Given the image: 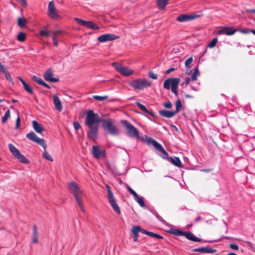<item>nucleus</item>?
I'll return each instance as SVG.
<instances>
[{
    "label": "nucleus",
    "mask_w": 255,
    "mask_h": 255,
    "mask_svg": "<svg viewBox=\"0 0 255 255\" xmlns=\"http://www.w3.org/2000/svg\"><path fill=\"white\" fill-rule=\"evenodd\" d=\"M138 235H133V241L136 242L138 240Z\"/></svg>",
    "instance_id": "obj_62"
},
{
    "label": "nucleus",
    "mask_w": 255,
    "mask_h": 255,
    "mask_svg": "<svg viewBox=\"0 0 255 255\" xmlns=\"http://www.w3.org/2000/svg\"><path fill=\"white\" fill-rule=\"evenodd\" d=\"M169 0H157L158 8L161 10H163L168 3Z\"/></svg>",
    "instance_id": "obj_30"
},
{
    "label": "nucleus",
    "mask_w": 255,
    "mask_h": 255,
    "mask_svg": "<svg viewBox=\"0 0 255 255\" xmlns=\"http://www.w3.org/2000/svg\"><path fill=\"white\" fill-rule=\"evenodd\" d=\"M148 236H149L150 237H153V238L159 239H163V237L162 236H161L160 235L156 234H155V233H152V232H149L148 233Z\"/></svg>",
    "instance_id": "obj_44"
},
{
    "label": "nucleus",
    "mask_w": 255,
    "mask_h": 255,
    "mask_svg": "<svg viewBox=\"0 0 255 255\" xmlns=\"http://www.w3.org/2000/svg\"><path fill=\"white\" fill-rule=\"evenodd\" d=\"M136 105L143 112H144L146 114H149L150 115H151L152 116H153V117L154 116V114L152 112H151L149 110H148L144 105H142L140 103L136 102Z\"/></svg>",
    "instance_id": "obj_28"
},
{
    "label": "nucleus",
    "mask_w": 255,
    "mask_h": 255,
    "mask_svg": "<svg viewBox=\"0 0 255 255\" xmlns=\"http://www.w3.org/2000/svg\"><path fill=\"white\" fill-rule=\"evenodd\" d=\"M17 117L16 121V126H15V129L19 128L20 127V118L19 116V113L18 112H17Z\"/></svg>",
    "instance_id": "obj_47"
},
{
    "label": "nucleus",
    "mask_w": 255,
    "mask_h": 255,
    "mask_svg": "<svg viewBox=\"0 0 255 255\" xmlns=\"http://www.w3.org/2000/svg\"><path fill=\"white\" fill-rule=\"evenodd\" d=\"M52 39L53 40V44L54 45V46H57L58 44V40L56 39H54V38Z\"/></svg>",
    "instance_id": "obj_61"
},
{
    "label": "nucleus",
    "mask_w": 255,
    "mask_h": 255,
    "mask_svg": "<svg viewBox=\"0 0 255 255\" xmlns=\"http://www.w3.org/2000/svg\"><path fill=\"white\" fill-rule=\"evenodd\" d=\"M88 128H89V131L88 132V137L93 140H95L98 135V126H89Z\"/></svg>",
    "instance_id": "obj_15"
},
{
    "label": "nucleus",
    "mask_w": 255,
    "mask_h": 255,
    "mask_svg": "<svg viewBox=\"0 0 255 255\" xmlns=\"http://www.w3.org/2000/svg\"><path fill=\"white\" fill-rule=\"evenodd\" d=\"M237 31V29H233L232 27H224L218 30L217 33L219 35L227 34L228 35H232Z\"/></svg>",
    "instance_id": "obj_16"
},
{
    "label": "nucleus",
    "mask_w": 255,
    "mask_h": 255,
    "mask_svg": "<svg viewBox=\"0 0 255 255\" xmlns=\"http://www.w3.org/2000/svg\"><path fill=\"white\" fill-rule=\"evenodd\" d=\"M23 87L25 91H26L29 94H33V91L30 85H29L27 83H23Z\"/></svg>",
    "instance_id": "obj_34"
},
{
    "label": "nucleus",
    "mask_w": 255,
    "mask_h": 255,
    "mask_svg": "<svg viewBox=\"0 0 255 255\" xmlns=\"http://www.w3.org/2000/svg\"><path fill=\"white\" fill-rule=\"evenodd\" d=\"M26 35L23 32H20L17 35V40L19 41L23 42L25 40Z\"/></svg>",
    "instance_id": "obj_37"
},
{
    "label": "nucleus",
    "mask_w": 255,
    "mask_h": 255,
    "mask_svg": "<svg viewBox=\"0 0 255 255\" xmlns=\"http://www.w3.org/2000/svg\"><path fill=\"white\" fill-rule=\"evenodd\" d=\"M154 214V215L156 216V217L157 218V219L159 221H160L161 222H162V223L163 224H165V221L163 219V218L160 216L157 213H153Z\"/></svg>",
    "instance_id": "obj_52"
},
{
    "label": "nucleus",
    "mask_w": 255,
    "mask_h": 255,
    "mask_svg": "<svg viewBox=\"0 0 255 255\" xmlns=\"http://www.w3.org/2000/svg\"><path fill=\"white\" fill-rule=\"evenodd\" d=\"M7 70L4 68V66L1 64L0 62V73H3V74L5 73Z\"/></svg>",
    "instance_id": "obj_55"
},
{
    "label": "nucleus",
    "mask_w": 255,
    "mask_h": 255,
    "mask_svg": "<svg viewBox=\"0 0 255 255\" xmlns=\"http://www.w3.org/2000/svg\"><path fill=\"white\" fill-rule=\"evenodd\" d=\"M188 240H189L194 242H200L201 241L200 239L195 237L193 234L191 232H185V234L184 235Z\"/></svg>",
    "instance_id": "obj_25"
},
{
    "label": "nucleus",
    "mask_w": 255,
    "mask_h": 255,
    "mask_svg": "<svg viewBox=\"0 0 255 255\" xmlns=\"http://www.w3.org/2000/svg\"><path fill=\"white\" fill-rule=\"evenodd\" d=\"M121 123L130 137L138 136V131L132 124L127 120H122Z\"/></svg>",
    "instance_id": "obj_7"
},
{
    "label": "nucleus",
    "mask_w": 255,
    "mask_h": 255,
    "mask_svg": "<svg viewBox=\"0 0 255 255\" xmlns=\"http://www.w3.org/2000/svg\"><path fill=\"white\" fill-rule=\"evenodd\" d=\"M18 25L20 27H23L25 26V19L22 18H18Z\"/></svg>",
    "instance_id": "obj_43"
},
{
    "label": "nucleus",
    "mask_w": 255,
    "mask_h": 255,
    "mask_svg": "<svg viewBox=\"0 0 255 255\" xmlns=\"http://www.w3.org/2000/svg\"><path fill=\"white\" fill-rule=\"evenodd\" d=\"M201 171L205 172H209L211 171V169H202V170H201Z\"/></svg>",
    "instance_id": "obj_63"
},
{
    "label": "nucleus",
    "mask_w": 255,
    "mask_h": 255,
    "mask_svg": "<svg viewBox=\"0 0 255 255\" xmlns=\"http://www.w3.org/2000/svg\"><path fill=\"white\" fill-rule=\"evenodd\" d=\"M148 76L149 78L152 79H157V75L154 73L152 71H150L148 73Z\"/></svg>",
    "instance_id": "obj_50"
},
{
    "label": "nucleus",
    "mask_w": 255,
    "mask_h": 255,
    "mask_svg": "<svg viewBox=\"0 0 255 255\" xmlns=\"http://www.w3.org/2000/svg\"><path fill=\"white\" fill-rule=\"evenodd\" d=\"M69 187L71 193L73 195L76 203L80 208L81 210L84 212V208L83 202V197L84 193L80 189L78 185L75 182H71L69 183Z\"/></svg>",
    "instance_id": "obj_1"
},
{
    "label": "nucleus",
    "mask_w": 255,
    "mask_h": 255,
    "mask_svg": "<svg viewBox=\"0 0 255 255\" xmlns=\"http://www.w3.org/2000/svg\"><path fill=\"white\" fill-rule=\"evenodd\" d=\"M194 252H201L203 253H214L216 252V250L213 249L210 247H203L197 248L193 250Z\"/></svg>",
    "instance_id": "obj_20"
},
{
    "label": "nucleus",
    "mask_w": 255,
    "mask_h": 255,
    "mask_svg": "<svg viewBox=\"0 0 255 255\" xmlns=\"http://www.w3.org/2000/svg\"><path fill=\"white\" fill-rule=\"evenodd\" d=\"M230 247L233 250L238 251L239 250V247L236 244H230Z\"/></svg>",
    "instance_id": "obj_53"
},
{
    "label": "nucleus",
    "mask_w": 255,
    "mask_h": 255,
    "mask_svg": "<svg viewBox=\"0 0 255 255\" xmlns=\"http://www.w3.org/2000/svg\"><path fill=\"white\" fill-rule=\"evenodd\" d=\"M112 65L116 71L124 76H129L134 73V71L132 69L129 68L128 67L123 66L121 64L113 62L112 63Z\"/></svg>",
    "instance_id": "obj_6"
},
{
    "label": "nucleus",
    "mask_w": 255,
    "mask_h": 255,
    "mask_svg": "<svg viewBox=\"0 0 255 255\" xmlns=\"http://www.w3.org/2000/svg\"><path fill=\"white\" fill-rule=\"evenodd\" d=\"M182 108L181 103L180 100H178L176 102V111H174L176 112V114L179 112Z\"/></svg>",
    "instance_id": "obj_41"
},
{
    "label": "nucleus",
    "mask_w": 255,
    "mask_h": 255,
    "mask_svg": "<svg viewBox=\"0 0 255 255\" xmlns=\"http://www.w3.org/2000/svg\"><path fill=\"white\" fill-rule=\"evenodd\" d=\"M32 126L35 131L38 133H41L44 130V128L36 121H32Z\"/></svg>",
    "instance_id": "obj_26"
},
{
    "label": "nucleus",
    "mask_w": 255,
    "mask_h": 255,
    "mask_svg": "<svg viewBox=\"0 0 255 255\" xmlns=\"http://www.w3.org/2000/svg\"><path fill=\"white\" fill-rule=\"evenodd\" d=\"M140 232H141L143 234H146L147 235H148V233L149 232L147 231H146V230H144V229H143L140 228Z\"/></svg>",
    "instance_id": "obj_60"
},
{
    "label": "nucleus",
    "mask_w": 255,
    "mask_h": 255,
    "mask_svg": "<svg viewBox=\"0 0 255 255\" xmlns=\"http://www.w3.org/2000/svg\"><path fill=\"white\" fill-rule=\"evenodd\" d=\"M73 126L76 130H78L81 128V126L78 122H74L73 123Z\"/></svg>",
    "instance_id": "obj_51"
},
{
    "label": "nucleus",
    "mask_w": 255,
    "mask_h": 255,
    "mask_svg": "<svg viewBox=\"0 0 255 255\" xmlns=\"http://www.w3.org/2000/svg\"><path fill=\"white\" fill-rule=\"evenodd\" d=\"M32 242L33 243H38V232L36 226H34L33 228Z\"/></svg>",
    "instance_id": "obj_31"
},
{
    "label": "nucleus",
    "mask_w": 255,
    "mask_h": 255,
    "mask_svg": "<svg viewBox=\"0 0 255 255\" xmlns=\"http://www.w3.org/2000/svg\"><path fill=\"white\" fill-rule=\"evenodd\" d=\"M92 153L94 156L97 159L103 158L105 156V150L98 146H93Z\"/></svg>",
    "instance_id": "obj_12"
},
{
    "label": "nucleus",
    "mask_w": 255,
    "mask_h": 255,
    "mask_svg": "<svg viewBox=\"0 0 255 255\" xmlns=\"http://www.w3.org/2000/svg\"><path fill=\"white\" fill-rule=\"evenodd\" d=\"M175 79L174 78H169L164 81L163 83V87L166 89H169L170 87L172 86V83Z\"/></svg>",
    "instance_id": "obj_29"
},
{
    "label": "nucleus",
    "mask_w": 255,
    "mask_h": 255,
    "mask_svg": "<svg viewBox=\"0 0 255 255\" xmlns=\"http://www.w3.org/2000/svg\"><path fill=\"white\" fill-rule=\"evenodd\" d=\"M140 227L139 226L133 227L131 229V232L133 235H138L139 232H140Z\"/></svg>",
    "instance_id": "obj_38"
},
{
    "label": "nucleus",
    "mask_w": 255,
    "mask_h": 255,
    "mask_svg": "<svg viewBox=\"0 0 255 255\" xmlns=\"http://www.w3.org/2000/svg\"><path fill=\"white\" fill-rule=\"evenodd\" d=\"M63 31L60 30H55L52 32V39H56L57 38V36L59 34L61 33Z\"/></svg>",
    "instance_id": "obj_48"
},
{
    "label": "nucleus",
    "mask_w": 255,
    "mask_h": 255,
    "mask_svg": "<svg viewBox=\"0 0 255 255\" xmlns=\"http://www.w3.org/2000/svg\"><path fill=\"white\" fill-rule=\"evenodd\" d=\"M168 160L173 165L177 167H181V162L178 157H174V158L169 157L167 158Z\"/></svg>",
    "instance_id": "obj_27"
},
{
    "label": "nucleus",
    "mask_w": 255,
    "mask_h": 255,
    "mask_svg": "<svg viewBox=\"0 0 255 255\" xmlns=\"http://www.w3.org/2000/svg\"><path fill=\"white\" fill-rule=\"evenodd\" d=\"M191 88L193 90L195 91H198L200 90L199 86H194L193 85H191Z\"/></svg>",
    "instance_id": "obj_58"
},
{
    "label": "nucleus",
    "mask_w": 255,
    "mask_h": 255,
    "mask_svg": "<svg viewBox=\"0 0 255 255\" xmlns=\"http://www.w3.org/2000/svg\"><path fill=\"white\" fill-rule=\"evenodd\" d=\"M170 233L175 236H184L185 232L177 230V229H171Z\"/></svg>",
    "instance_id": "obj_33"
},
{
    "label": "nucleus",
    "mask_w": 255,
    "mask_h": 255,
    "mask_svg": "<svg viewBox=\"0 0 255 255\" xmlns=\"http://www.w3.org/2000/svg\"><path fill=\"white\" fill-rule=\"evenodd\" d=\"M175 70V68H169V69L167 70L166 71H165V74H169V73H170L171 72H173Z\"/></svg>",
    "instance_id": "obj_59"
},
{
    "label": "nucleus",
    "mask_w": 255,
    "mask_h": 255,
    "mask_svg": "<svg viewBox=\"0 0 255 255\" xmlns=\"http://www.w3.org/2000/svg\"><path fill=\"white\" fill-rule=\"evenodd\" d=\"M103 120V119L99 117L98 114H95L92 110H89L87 113L85 123L88 127L98 126V124L102 122Z\"/></svg>",
    "instance_id": "obj_3"
},
{
    "label": "nucleus",
    "mask_w": 255,
    "mask_h": 255,
    "mask_svg": "<svg viewBox=\"0 0 255 255\" xmlns=\"http://www.w3.org/2000/svg\"><path fill=\"white\" fill-rule=\"evenodd\" d=\"M93 97L96 100L99 101H104L105 100H106L108 98L107 96H100L95 95V96H93Z\"/></svg>",
    "instance_id": "obj_42"
},
{
    "label": "nucleus",
    "mask_w": 255,
    "mask_h": 255,
    "mask_svg": "<svg viewBox=\"0 0 255 255\" xmlns=\"http://www.w3.org/2000/svg\"><path fill=\"white\" fill-rule=\"evenodd\" d=\"M193 61V58L192 57H189L188 58L185 62V66L187 68H189L190 67V64Z\"/></svg>",
    "instance_id": "obj_46"
},
{
    "label": "nucleus",
    "mask_w": 255,
    "mask_h": 255,
    "mask_svg": "<svg viewBox=\"0 0 255 255\" xmlns=\"http://www.w3.org/2000/svg\"><path fill=\"white\" fill-rule=\"evenodd\" d=\"M147 142L149 143H151L157 150L161 152L164 155L166 156L168 155L167 152L162 147L161 145L152 138H148L147 139Z\"/></svg>",
    "instance_id": "obj_14"
},
{
    "label": "nucleus",
    "mask_w": 255,
    "mask_h": 255,
    "mask_svg": "<svg viewBox=\"0 0 255 255\" xmlns=\"http://www.w3.org/2000/svg\"><path fill=\"white\" fill-rule=\"evenodd\" d=\"M18 78L20 81L22 85H23V83H26L21 77H18Z\"/></svg>",
    "instance_id": "obj_64"
},
{
    "label": "nucleus",
    "mask_w": 255,
    "mask_h": 255,
    "mask_svg": "<svg viewBox=\"0 0 255 255\" xmlns=\"http://www.w3.org/2000/svg\"><path fill=\"white\" fill-rule=\"evenodd\" d=\"M159 113L161 116L167 118H171L176 114V112L173 111H168L165 110H160L159 111Z\"/></svg>",
    "instance_id": "obj_22"
},
{
    "label": "nucleus",
    "mask_w": 255,
    "mask_h": 255,
    "mask_svg": "<svg viewBox=\"0 0 255 255\" xmlns=\"http://www.w3.org/2000/svg\"><path fill=\"white\" fill-rule=\"evenodd\" d=\"M251 30L252 29L249 28H245L243 29H240V31L243 33L247 34L250 33V32H251Z\"/></svg>",
    "instance_id": "obj_54"
},
{
    "label": "nucleus",
    "mask_w": 255,
    "mask_h": 255,
    "mask_svg": "<svg viewBox=\"0 0 255 255\" xmlns=\"http://www.w3.org/2000/svg\"><path fill=\"white\" fill-rule=\"evenodd\" d=\"M39 34L43 36L48 37L50 36L49 32L44 30H40Z\"/></svg>",
    "instance_id": "obj_49"
},
{
    "label": "nucleus",
    "mask_w": 255,
    "mask_h": 255,
    "mask_svg": "<svg viewBox=\"0 0 255 255\" xmlns=\"http://www.w3.org/2000/svg\"><path fill=\"white\" fill-rule=\"evenodd\" d=\"M4 74L5 78L10 82L13 84L12 78L8 71H6Z\"/></svg>",
    "instance_id": "obj_45"
},
{
    "label": "nucleus",
    "mask_w": 255,
    "mask_h": 255,
    "mask_svg": "<svg viewBox=\"0 0 255 255\" xmlns=\"http://www.w3.org/2000/svg\"><path fill=\"white\" fill-rule=\"evenodd\" d=\"M126 186L129 192L133 196L134 200L139 197L137 193L132 188H131L129 186L127 185Z\"/></svg>",
    "instance_id": "obj_36"
},
{
    "label": "nucleus",
    "mask_w": 255,
    "mask_h": 255,
    "mask_svg": "<svg viewBox=\"0 0 255 255\" xmlns=\"http://www.w3.org/2000/svg\"><path fill=\"white\" fill-rule=\"evenodd\" d=\"M42 156L43 158L46 159L47 160L52 161L53 160L52 157L50 155V154L47 152V151L46 150V148L44 149V150L43 152Z\"/></svg>",
    "instance_id": "obj_35"
},
{
    "label": "nucleus",
    "mask_w": 255,
    "mask_h": 255,
    "mask_svg": "<svg viewBox=\"0 0 255 255\" xmlns=\"http://www.w3.org/2000/svg\"><path fill=\"white\" fill-rule=\"evenodd\" d=\"M218 41L217 38H213L212 41L208 45V47L212 48L215 46Z\"/></svg>",
    "instance_id": "obj_39"
},
{
    "label": "nucleus",
    "mask_w": 255,
    "mask_h": 255,
    "mask_svg": "<svg viewBox=\"0 0 255 255\" xmlns=\"http://www.w3.org/2000/svg\"><path fill=\"white\" fill-rule=\"evenodd\" d=\"M53 103L56 110L59 112L62 110V106L59 98L56 95L53 96Z\"/></svg>",
    "instance_id": "obj_23"
},
{
    "label": "nucleus",
    "mask_w": 255,
    "mask_h": 255,
    "mask_svg": "<svg viewBox=\"0 0 255 255\" xmlns=\"http://www.w3.org/2000/svg\"><path fill=\"white\" fill-rule=\"evenodd\" d=\"M106 187L107 190V198L108 201L113 208V210L118 215L121 214V210L120 207L118 204L117 203L116 199L114 197V195L111 191L110 186L108 185H106Z\"/></svg>",
    "instance_id": "obj_5"
},
{
    "label": "nucleus",
    "mask_w": 255,
    "mask_h": 255,
    "mask_svg": "<svg viewBox=\"0 0 255 255\" xmlns=\"http://www.w3.org/2000/svg\"><path fill=\"white\" fill-rule=\"evenodd\" d=\"M23 6H26L27 5L26 0H17Z\"/></svg>",
    "instance_id": "obj_57"
},
{
    "label": "nucleus",
    "mask_w": 255,
    "mask_h": 255,
    "mask_svg": "<svg viewBox=\"0 0 255 255\" xmlns=\"http://www.w3.org/2000/svg\"><path fill=\"white\" fill-rule=\"evenodd\" d=\"M135 200L138 203V204L140 205V207H145V203L144 202L142 197H138Z\"/></svg>",
    "instance_id": "obj_40"
},
{
    "label": "nucleus",
    "mask_w": 255,
    "mask_h": 255,
    "mask_svg": "<svg viewBox=\"0 0 255 255\" xmlns=\"http://www.w3.org/2000/svg\"><path fill=\"white\" fill-rule=\"evenodd\" d=\"M130 86L135 90H142L151 86V83L145 79L138 78L134 79L129 83Z\"/></svg>",
    "instance_id": "obj_4"
},
{
    "label": "nucleus",
    "mask_w": 255,
    "mask_h": 255,
    "mask_svg": "<svg viewBox=\"0 0 255 255\" xmlns=\"http://www.w3.org/2000/svg\"><path fill=\"white\" fill-rule=\"evenodd\" d=\"M74 20L80 25L88 27L92 29H98L99 27L92 21H86L78 18H75Z\"/></svg>",
    "instance_id": "obj_9"
},
{
    "label": "nucleus",
    "mask_w": 255,
    "mask_h": 255,
    "mask_svg": "<svg viewBox=\"0 0 255 255\" xmlns=\"http://www.w3.org/2000/svg\"><path fill=\"white\" fill-rule=\"evenodd\" d=\"M53 71L51 69H49L44 74L45 80L51 82H57L59 81V78H53Z\"/></svg>",
    "instance_id": "obj_17"
},
{
    "label": "nucleus",
    "mask_w": 255,
    "mask_h": 255,
    "mask_svg": "<svg viewBox=\"0 0 255 255\" xmlns=\"http://www.w3.org/2000/svg\"><path fill=\"white\" fill-rule=\"evenodd\" d=\"M8 147L12 155L16 157L20 162L27 164L29 162V160L22 154L20 151L12 144L9 143Z\"/></svg>",
    "instance_id": "obj_8"
},
{
    "label": "nucleus",
    "mask_w": 255,
    "mask_h": 255,
    "mask_svg": "<svg viewBox=\"0 0 255 255\" xmlns=\"http://www.w3.org/2000/svg\"><path fill=\"white\" fill-rule=\"evenodd\" d=\"M102 127L104 130L111 135H118L120 134L119 129L111 119L103 120Z\"/></svg>",
    "instance_id": "obj_2"
},
{
    "label": "nucleus",
    "mask_w": 255,
    "mask_h": 255,
    "mask_svg": "<svg viewBox=\"0 0 255 255\" xmlns=\"http://www.w3.org/2000/svg\"><path fill=\"white\" fill-rule=\"evenodd\" d=\"M31 79L33 81L37 83L38 84L42 85L45 87H46L48 89L50 88V87L48 84H47L46 83H45L41 78H40L38 77H37L36 76H33L32 77Z\"/></svg>",
    "instance_id": "obj_24"
},
{
    "label": "nucleus",
    "mask_w": 255,
    "mask_h": 255,
    "mask_svg": "<svg viewBox=\"0 0 255 255\" xmlns=\"http://www.w3.org/2000/svg\"><path fill=\"white\" fill-rule=\"evenodd\" d=\"M199 71L198 68V67H196L194 69V72L191 76V78H190L189 77H186L185 79V84L186 85L188 84V83L190 82V81H195L196 80L197 77L199 75Z\"/></svg>",
    "instance_id": "obj_19"
},
{
    "label": "nucleus",
    "mask_w": 255,
    "mask_h": 255,
    "mask_svg": "<svg viewBox=\"0 0 255 255\" xmlns=\"http://www.w3.org/2000/svg\"><path fill=\"white\" fill-rule=\"evenodd\" d=\"M26 137L28 139L39 144L43 147L44 149L46 148V144L45 142V140L43 139L38 138L34 132L32 131L27 133L26 134Z\"/></svg>",
    "instance_id": "obj_10"
},
{
    "label": "nucleus",
    "mask_w": 255,
    "mask_h": 255,
    "mask_svg": "<svg viewBox=\"0 0 255 255\" xmlns=\"http://www.w3.org/2000/svg\"><path fill=\"white\" fill-rule=\"evenodd\" d=\"M198 16L199 15H196L182 14L178 16L176 19L180 22H185L194 19Z\"/></svg>",
    "instance_id": "obj_18"
},
{
    "label": "nucleus",
    "mask_w": 255,
    "mask_h": 255,
    "mask_svg": "<svg viewBox=\"0 0 255 255\" xmlns=\"http://www.w3.org/2000/svg\"><path fill=\"white\" fill-rule=\"evenodd\" d=\"M10 117V112L9 110H7L5 113L4 115L2 118L1 122L2 124L6 123L7 120Z\"/></svg>",
    "instance_id": "obj_32"
},
{
    "label": "nucleus",
    "mask_w": 255,
    "mask_h": 255,
    "mask_svg": "<svg viewBox=\"0 0 255 255\" xmlns=\"http://www.w3.org/2000/svg\"><path fill=\"white\" fill-rule=\"evenodd\" d=\"M119 38V36H116L113 34L108 33L99 36L98 40L101 42H105L108 41H112Z\"/></svg>",
    "instance_id": "obj_13"
},
{
    "label": "nucleus",
    "mask_w": 255,
    "mask_h": 255,
    "mask_svg": "<svg viewBox=\"0 0 255 255\" xmlns=\"http://www.w3.org/2000/svg\"><path fill=\"white\" fill-rule=\"evenodd\" d=\"M47 14L50 17L53 19L59 17V15L57 13L56 8H55L53 1H50L48 3Z\"/></svg>",
    "instance_id": "obj_11"
},
{
    "label": "nucleus",
    "mask_w": 255,
    "mask_h": 255,
    "mask_svg": "<svg viewBox=\"0 0 255 255\" xmlns=\"http://www.w3.org/2000/svg\"><path fill=\"white\" fill-rule=\"evenodd\" d=\"M180 81V78H175L173 83L172 86H171V91L176 96H178L177 87Z\"/></svg>",
    "instance_id": "obj_21"
},
{
    "label": "nucleus",
    "mask_w": 255,
    "mask_h": 255,
    "mask_svg": "<svg viewBox=\"0 0 255 255\" xmlns=\"http://www.w3.org/2000/svg\"><path fill=\"white\" fill-rule=\"evenodd\" d=\"M163 106L167 109H171L172 107V103L170 102L165 103L163 104Z\"/></svg>",
    "instance_id": "obj_56"
}]
</instances>
